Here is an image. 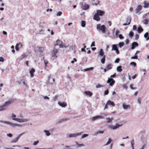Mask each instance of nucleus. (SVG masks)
Here are the masks:
<instances>
[{
	"instance_id": "f257e3e1",
	"label": "nucleus",
	"mask_w": 149,
	"mask_h": 149,
	"mask_svg": "<svg viewBox=\"0 0 149 149\" xmlns=\"http://www.w3.org/2000/svg\"><path fill=\"white\" fill-rule=\"evenodd\" d=\"M14 101V99H12L5 102L0 107V111H3L6 109L8 106L11 104L13 103Z\"/></svg>"
},
{
	"instance_id": "f03ea898",
	"label": "nucleus",
	"mask_w": 149,
	"mask_h": 149,
	"mask_svg": "<svg viewBox=\"0 0 149 149\" xmlns=\"http://www.w3.org/2000/svg\"><path fill=\"white\" fill-rule=\"evenodd\" d=\"M0 122L3 123L13 127H15L16 126L21 127L22 125H19L15 123H14L12 122L7 121L0 120Z\"/></svg>"
},
{
	"instance_id": "7ed1b4c3",
	"label": "nucleus",
	"mask_w": 149,
	"mask_h": 149,
	"mask_svg": "<svg viewBox=\"0 0 149 149\" xmlns=\"http://www.w3.org/2000/svg\"><path fill=\"white\" fill-rule=\"evenodd\" d=\"M59 45V47L61 48H63V47L66 48L67 46L65 45V44L63 43L62 41H61L59 40H58L56 41V43L55 44V46Z\"/></svg>"
},
{
	"instance_id": "20e7f679",
	"label": "nucleus",
	"mask_w": 149,
	"mask_h": 149,
	"mask_svg": "<svg viewBox=\"0 0 149 149\" xmlns=\"http://www.w3.org/2000/svg\"><path fill=\"white\" fill-rule=\"evenodd\" d=\"M97 29L98 30L101 31L104 33H105V30L106 28L104 25H101V24H97Z\"/></svg>"
},
{
	"instance_id": "39448f33",
	"label": "nucleus",
	"mask_w": 149,
	"mask_h": 149,
	"mask_svg": "<svg viewBox=\"0 0 149 149\" xmlns=\"http://www.w3.org/2000/svg\"><path fill=\"white\" fill-rule=\"evenodd\" d=\"M83 132H80L77 133H72L70 134L68 136L70 138L74 137L76 138L77 136H80L83 133Z\"/></svg>"
},
{
	"instance_id": "423d86ee",
	"label": "nucleus",
	"mask_w": 149,
	"mask_h": 149,
	"mask_svg": "<svg viewBox=\"0 0 149 149\" xmlns=\"http://www.w3.org/2000/svg\"><path fill=\"white\" fill-rule=\"evenodd\" d=\"M142 6L141 5H138L136 7L135 9V13L136 14L139 15L141 12L140 11L142 9Z\"/></svg>"
},
{
	"instance_id": "0eeeda50",
	"label": "nucleus",
	"mask_w": 149,
	"mask_h": 149,
	"mask_svg": "<svg viewBox=\"0 0 149 149\" xmlns=\"http://www.w3.org/2000/svg\"><path fill=\"white\" fill-rule=\"evenodd\" d=\"M12 119L13 120H15L17 122L19 123L26 122L28 121V120L26 119L13 118Z\"/></svg>"
},
{
	"instance_id": "6e6552de",
	"label": "nucleus",
	"mask_w": 149,
	"mask_h": 149,
	"mask_svg": "<svg viewBox=\"0 0 149 149\" xmlns=\"http://www.w3.org/2000/svg\"><path fill=\"white\" fill-rule=\"evenodd\" d=\"M122 125H120L118 123H117L115 126H113L112 125H109L108 126V127L111 129L113 130H115L117 128H118L119 127L121 126Z\"/></svg>"
},
{
	"instance_id": "1a4fd4ad",
	"label": "nucleus",
	"mask_w": 149,
	"mask_h": 149,
	"mask_svg": "<svg viewBox=\"0 0 149 149\" xmlns=\"http://www.w3.org/2000/svg\"><path fill=\"white\" fill-rule=\"evenodd\" d=\"M107 83L109 84V85L111 86H112L115 83V81L114 79L112 78H108V80L107 81Z\"/></svg>"
},
{
	"instance_id": "9d476101",
	"label": "nucleus",
	"mask_w": 149,
	"mask_h": 149,
	"mask_svg": "<svg viewBox=\"0 0 149 149\" xmlns=\"http://www.w3.org/2000/svg\"><path fill=\"white\" fill-rule=\"evenodd\" d=\"M80 4L81 5V8L83 10H87L88 9L89 7V6L88 4H86L85 3L84 4L83 3V2H81Z\"/></svg>"
},
{
	"instance_id": "9b49d317",
	"label": "nucleus",
	"mask_w": 149,
	"mask_h": 149,
	"mask_svg": "<svg viewBox=\"0 0 149 149\" xmlns=\"http://www.w3.org/2000/svg\"><path fill=\"white\" fill-rule=\"evenodd\" d=\"M58 52V49H54L52 51V57L54 58H56L57 57V56L56 55V54Z\"/></svg>"
},
{
	"instance_id": "f8f14e48",
	"label": "nucleus",
	"mask_w": 149,
	"mask_h": 149,
	"mask_svg": "<svg viewBox=\"0 0 149 149\" xmlns=\"http://www.w3.org/2000/svg\"><path fill=\"white\" fill-rule=\"evenodd\" d=\"M131 21V17L130 16H128L126 19V22L123 24V26H126L130 24Z\"/></svg>"
},
{
	"instance_id": "ddd939ff",
	"label": "nucleus",
	"mask_w": 149,
	"mask_h": 149,
	"mask_svg": "<svg viewBox=\"0 0 149 149\" xmlns=\"http://www.w3.org/2000/svg\"><path fill=\"white\" fill-rule=\"evenodd\" d=\"M97 13H96L94 15L93 17V19L94 20H96L97 21H98L100 20V18L98 15L97 14Z\"/></svg>"
},
{
	"instance_id": "4468645a",
	"label": "nucleus",
	"mask_w": 149,
	"mask_h": 149,
	"mask_svg": "<svg viewBox=\"0 0 149 149\" xmlns=\"http://www.w3.org/2000/svg\"><path fill=\"white\" fill-rule=\"evenodd\" d=\"M96 13H97V14L99 16H102L104 15L105 12L101 10H97Z\"/></svg>"
},
{
	"instance_id": "2eb2a0df",
	"label": "nucleus",
	"mask_w": 149,
	"mask_h": 149,
	"mask_svg": "<svg viewBox=\"0 0 149 149\" xmlns=\"http://www.w3.org/2000/svg\"><path fill=\"white\" fill-rule=\"evenodd\" d=\"M104 118V117L101 116H97L94 117H92L91 119V120L92 121H94L96 119H103Z\"/></svg>"
},
{
	"instance_id": "dca6fc26",
	"label": "nucleus",
	"mask_w": 149,
	"mask_h": 149,
	"mask_svg": "<svg viewBox=\"0 0 149 149\" xmlns=\"http://www.w3.org/2000/svg\"><path fill=\"white\" fill-rule=\"evenodd\" d=\"M58 103L59 105L63 107H65L67 105V103L65 102H62L59 101Z\"/></svg>"
},
{
	"instance_id": "f3484780",
	"label": "nucleus",
	"mask_w": 149,
	"mask_h": 149,
	"mask_svg": "<svg viewBox=\"0 0 149 149\" xmlns=\"http://www.w3.org/2000/svg\"><path fill=\"white\" fill-rule=\"evenodd\" d=\"M112 64L111 63H109L107 65L105 68L107 69V70H109L112 68Z\"/></svg>"
},
{
	"instance_id": "a211bd4d",
	"label": "nucleus",
	"mask_w": 149,
	"mask_h": 149,
	"mask_svg": "<svg viewBox=\"0 0 149 149\" xmlns=\"http://www.w3.org/2000/svg\"><path fill=\"white\" fill-rule=\"evenodd\" d=\"M122 107L124 109H130V105H126L125 103L123 104Z\"/></svg>"
},
{
	"instance_id": "6ab92c4d",
	"label": "nucleus",
	"mask_w": 149,
	"mask_h": 149,
	"mask_svg": "<svg viewBox=\"0 0 149 149\" xmlns=\"http://www.w3.org/2000/svg\"><path fill=\"white\" fill-rule=\"evenodd\" d=\"M23 134V133L19 135L15 139H14L13 140H12L11 141V143H16L17 142L19 138H20V136Z\"/></svg>"
},
{
	"instance_id": "aec40b11",
	"label": "nucleus",
	"mask_w": 149,
	"mask_h": 149,
	"mask_svg": "<svg viewBox=\"0 0 149 149\" xmlns=\"http://www.w3.org/2000/svg\"><path fill=\"white\" fill-rule=\"evenodd\" d=\"M132 45L131 49H134L138 45V44L137 42H134L132 43Z\"/></svg>"
},
{
	"instance_id": "412c9836",
	"label": "nucleus",
	"mask_w": 149,
	"mask_h": 149,
	"mask_svg": "<svg viewBox=\"0 0 149 149\" xmlns=\"http://www.w3.org/2000/svg\"><path fill=\"white\" fill-rule=\"evenodd\" d=\"M35 70L34 68H32L30 71L29 72L31 74V77H33L34 76L33 73L35 72Z\"/></svg>"
},
{
	"instance_id": "4be33fe9",
	"label": "nucleus",
	"mask_w": 149,
	"mask_h": 149,
	"mask_svg": "<svg viewBox=\"0 0 149 149\" xmlns=\"http://www.w3.org/2000/svg\"><path fill=\"white\" fill-rule=\"evenodd\" d=\"M67 46V47H68V49H67V51H69L71 50L72 49H73V46H72L70 45H66Z\"/></svg>"
},
{
	"instance_id": "5701e85b",
	"label": "nucleus",
	"mask_w": 149,
	"mask_h": 149,
	"mask_svg": "<svg viewBox=\"0 0 149 149\" xmlns=\"http://www.w3.org/2000/svg\"><path fill=\"white\" fill-rule=\"evenodd\" d=\"M137 31L138 33H141V32L143 31V29L141 27V25H139V26L138 27V29H137Z\"/></svg>"
},
{
	"instance_id": "b1692460",
	"label": "nucleus",
	"mask_w": 149,
	"mask_h": 149,
	"mask_svg": "<svg viewBox=\"0 0 149 149\" xmlns=\"http://www.w3.org/2000/svg\"><path fill=\"white\" fill-rule=\"evenodd\" d=\"M107 104L111 105L113 107L115 106V104L114 102L113 101H111L110 100H109L107 102Z\"/></svg>"
},
{
	"instance_id": "393cba45",
	"label": "nucleus",
	"mask_w": 149,
	"mask_h": 149,
	"mask_svg": "<svg viewBox=\"0 0 149 149\" xmlns=\"http://www.w3.org/2000/svg\"><path fill=\"white\" fill-rule=\"evenodd\" d=\"M51 76V75H49L48 77V79L49 83L51 84H53V83L54 82V81H55V79H54L52 78V81L50 79V77Z\"/></svg>"
},
{
	"instance_id": "a878e982",
	"label": "nucleus",
	"mask_w": 149,
	"mask_h": 149,
	"mask_svg": "<svg viewBox=\"0 0 149 149\" xmlns=\"http://www.w3.org/2000/svg\"><path fill=\"white\" fill-rule=\"evenodd\" d=\"M143 3L144 4L143 7L144 8H146L149 7V3H146V1H144Z\"/></svg>"
},
{
	"instance_id": "bb28decb",
	"label": "nucleus",
	"mask_w": 149,
	"mask_h": 149,
	"mask_svg": "<svg viewBox=\"0 0 149 149\" xmlns=\"http://www.w3.org/2000/svg\"><path fill=\"white\" fill-rule=\"evenodd\" d=\"M114 46H116V45H112V50H114V51H115L116 53L117 54H118L119 53V51L118 50V49H114Z\"/></svg>"
},
{
	"instance_id": "cd10ccee",
	"label": "nucleus",
	"mask_w": 149,
	"mask_h": 149,
	"mask_svg": "<svg viewBox=\"0 0 149 149\" xmlns=\"http://www.w3.org/2000/svg\"><path fill=\"white\" fill-rule=\"evenodd\" d=\"M84 93L87 95H89L90 97H91L93 95L92 92L90 91H85Z\"/></svg>"
},
{
	"instance_id": "c85d7f7f",
	"label": "nucleus",
	"mask_w": 149,
	"mask_h": 149,
	"mask_svg": "<svg viewBox=\"0 0 149 149\" xmlns=\"http://www.w3.org/2000/svg\"><path fill=\"white\" fill-rule=\"evenodd\" d=\"M99 55L103 57V56L104 55V53L103 52V49H101L100 51V52L99 53Z\"/></svg>"
},
{
	"instance_id": "c756f323",
	"label": "nucleus",
	"mask_w": 149,
	"mask_h": 149,
	"mask_svg": "<svg viewBox=\"0 0 149 149\" xmlns=\"http://www.w3.org/2000/svg\"><path fill=\"white\" fill-rule=\"evenodd\" d=\"M106 119L107 120V123H110L112 122V120H113V118H106Z\"/></svg>"
},
{
	"instance_id": "7c9ffc66",
	"label": "nucleus",
	"mask_w": 149,
	"mask_h": 149,
	"mask_svg": "<svg viewBox=\"0 0 149 149\" xmlns=\"http://www.w3.org/2000/svg\"><path fill=\"white\" fill-rule=\"evenodd\" d=\"M116 70L118 72H121L122 71V66H118Z\"/></svg>"
},
{
	"instance_id": "2f4dec72",
	"label": "nucleus",
	"mask_w": 149,
	"mask_h": 149,
	"mask_svg": "<svg viewBox=\"0 0 149 149\" xmlns=\"http://www.w3.org/2000/svg\"><path fill=\"white\" fill-rule=\"evenodd\" d=\"M124 43L123 42H120L119 43L118 46L120 48H121L124 45Z\"/></svg>"
},
{
	"instance_id": "473e14b6",
	"label": "nucleus",
	"mask_w": 149,
	"mask_h": 149,
	"mask_svg": "<svg viewBox=\"0 0 149 149\" xmlns=\"http://www.w3.org/2000/svg\"><path fill=\"white\" fill-rule=\"evenodd\" d=\"M27 55L26 54H22L20 56V58L21 59H22L24 58L27 57Z\"/></svg>"
},
{
	"instance_id": "72a5a7b5",
	"label": "nucleus",
	"mask_w": 149,
	"mask_h": 149,
	"mask_svg": "<svg viewBox=\"0 0 149 149\" xmlns=\"http://www.w3.org/2000/svg\"><path fill=\"white\" fill-rule=\"evenodd\" d=\"M44 132L45 133L46 135L47 136H49L50 135V133L48 130H44Z\"/></svg>"
},
{
	"instance_id": "f704fd0d",
	"label": "nucleus",
	"mask_w": 149,
	"mask_h": 149,
	"mask_svg": "<svg viewBox=\"0 0 149 149\" xmlns=\"http://www.w3.org/2000/svg\"><path fill=\"white\" fill-rule=\"evenodd\" d=\"M104 132L103 131H99L96 132L94 134V135H96L98 134H102L104 133Z\"/></svg>"
},
{
	"instance_id": "c9c22d12",
	"label": "nucleus",
	"mask_w": 149,
	"mask_h": 149,
	"mask_svg": "<svg viewBox=\"0 0 149 149\" xmlns=\"http://www.w3.org/2000/svg\"><path fill=\"white\" fill-rule=\"evenodd\" d=\"M102 58L101 59V62L102 64H104L105 63V55H104L103 57H102Z\"/></svg>"
},
{
	"instance_id": "e433bc0d",
	"label": "nucleus",
	"mask_w": 149,
	"mask_h": 149,
	"mask_svg": "<svg viewBox=\"0 0 149 149\" xmlns=\"http://www.w3.org/2000/svg\"><path fill=\"white\" fill-rule=\"evenodd\" d=\"M37 49H38V51L40 53H42L43 51V48L42 47H37Z\"/></svg>"
},
{
	"instance_id": "4c0bfd02",
	"label": "nucleus",
	"mask_w": 149,
	"mask_h": 149,
	"mask_svg": "<svg viewBox=\"0 0 149 149\" xmlns=\"http://www.w3.org/2000/svg\"><path fill=\"white\" fill-rule=\"evenodd\" d=\"M131 145L132 149H134V139H132L131 141Z\"/></svg>"
},
{
	"instance_id": "58836bf2",
	"label": "nucleus",
	"mask_w": 149,
	"mask_h": 149,
	"mask_svg": "<svg viewBox=\"0 0 149 149\" xmlns=\"http://www.w3.org/2000/svg\"><path fill=\"white\" fill-rule=\"evenodd\" d=\"M86 25V22L84 20H82L81 21V26L82 27H85Z\"/></svg>"
},
{
	"instance_id": "ea45409f",
	"label": "nucleus",
	"mask_w": 149,
	"mask_h": 149,
	"mask_svg": "<svg viewBox=\"0 0 149 149\" xmlns=\"http://www.w3.org/2000/svg\"><path fill=\"white\" fill-rule=\"evenodd\" d=\"M76 143L78 147H81L82 146H85V145L83 144H79L77 142H76Z\"/></svg>"
},
{
	"instance_id": "a19ab883",
	"label": "nucleus",
	"mask_w": 149,
	"mask_h": 149,
	"mask_svg": "<svg viewBox=\"0 0 149 149\" xmlns=\"http://www.w3.org/2000/svg\"><path fill=\"white\" fill-rule=\"evenodd\" d=\"M129 36L130 38H132L134 36V33L133 31H130L129 33Z\"/></svg>"
},
{
	"instance_id": "79ce46f5",
	"label": "nucleus",
	"mask_w": 149,
	"mask_h": 149,
	"mask_svg": "<svg viewBox=\"0 0 149 149\" xmlns=\"http://www.w3.org/2000/svg\"><path fill=\"white\" fill-rule=\"evenodd\" d=\"M93 67H91L89 68H87L84 69V71H87L90 70H92L93 69Z\"/></svg>"
},
{
	"instance_id": "37998d69",
	"label": "nucleus",
	"mask_w": 149,
	"mask_h": 149,
	"mask_svg": "<svg viewBox=\"0 0 149 149\" xmlns=\"http://www.w3.org/2000/svg\"><path fill=\"white\" fill-rule=\"evenodd\" d=\"M130 65H132L134 66V67H135L136 66V63L134 62H132L130 63Z\"/></svg>"
},
{
	"instance_id": "c03bdc74",
	"label": "nucleus",
	"mask_w": 149,
	"mask_h": 149,
	"mask_svg": "<svg viewBox=\"0 0 149 149\" xmlns=\"http://www.w3.org/2000/svg\"><path fill=\"white\" fill-rule=\"evenodd\" d=\"M105 86L104 85H102L100 84H98L96 86V87L97 88H98L100 87H104Z\"/></svg>"
},
{
	"instance_id": "a18cd8bd",
	"label": "nucleus",
	"mask_w": 149,
	"mask_h": 149,
	"mask_svg": "<svg viewBox=\"0 0 149 149\" xmlns=\"http://www.w3.org/2000/svg\"><path fill=\"white\" fill-rule=\"evenodd\" d=\"M112 141V140L111 138H109L108 139V142L107 143L104 145L105 146H107V145H109V144Z\"/></svg>"
},
{
	"instance_id": "49530a36",
	"label": "nucleus",
	"mask_w": 149,
	"mask_h": 149,
	"mask_svg": "<svg viewBox=\"0 0 149 149\" xmlns=\"http://www.w3.org/2000/svg\"><path fill=\"white\" fill-rule=\"evenodd\" d=\"M69 120V118H65V119H62V120H61L60 121H59L58 122V123H61V122H62L68 120Z\"/></svg>"
},
{
	"instance_id": "de8ad7c7",
	"label": "nucleus",
	"mask_w": 149,
	"mask_h": 149,
	"mask_svg": "<svg viewBox=\"0 0 149 149\" xmlns=\"http://www.w3.org/2000/svg\"><path fill=\"white\" fill-rule=\"evenodd\" d=\"M88 136V134H84L81 137V139H83V138H85L87 137Z\"/></svg>"
},
{
	"instance_id": "09e8293b",
	"label": "nucleus",
	"mask_w": 149,
	"mask_h": 149,
	"mask_svg": "<svg viewBox=\"0 0 149 149\" xmlns=\"http://www.w3.org/2000/svg\"><path fill=\"white\" fill-rule=\"evenodd\" d=\"M143 23L145 24H147L148 23V20L146 19H145L143 21Z\"/></svg>"
},
{
	"instance_id": "8fccbe9b",
	"label": "nucleus",
	"mask_w": 149,
	"mask_h": 149,
	"mask_svg": "<svg viewBox=\"0 0 149 149\" xmlns=\"http://www.w3.org/2000/svg\"><path fill=\"white\" fill-rule=\"evenodd\" d=\"M149 33L148 32H146L144 35V37L145 38H147L148 37V36Z\"/></svg>"
},
{
	"instance_id": "3c124183",
	"label": "nucleus",
	"mask_w": 149,
	"mask_h": 149,
	"mask_svg": "<svg viewBox=\"0 0 149 149\" xmlns=\"http://www.w3.org/2000/svg\"><path fill=\"white\" fill-rule=\"evenodd\" d=\"M133 85L132 84H131L130 85V87L133 90H135L136 89V88L135 87H133Z\"/></svg>"
},
{
	"instance_id": "603ef678",
	"label": "nucleus",
	"mask_w": 149,
	"mask_h": 149,
	"mask_svg": "<svg viewBox=\"0 0 149 149\" xmlns=\"http://www.w3.org/2000/svg\"><path fill=\"white\" fill-rule=\"evenodd\" d=\"M19 45V44H17L15 47V49L17 51H18L19 50V48L18 47V46Z\"/></svg>"
},
{
	"instance_id": "864d4df0",
	"label": "nucleus",
	"mask_w": 149,
	"mask_h": 149,
	"mask_svg": "<svg viewBox=\"0 0 149 149\" xmlns=\"http://www.w3.org/2000/svg\"><path fill=\"white\" fill-rule=\"evenodd\" d=\"M92 1H94L95 0H92ZM100 3V1L98 0H97L96 2L93 4L95 5L96 6H97L98 4Z\"/></svg>"
},
{
	"instance_id": "5fc2aeb1",
	"label": "nucleus",
	"mask_w": 149,
	"mask_h": 149,
	"mask_svg": "<svg viewBox=\"0 0 149 149\" xmlns=\"http://www.w3.org/2000/svg\"><path fill=\"white\" fill-rule=\"evenodd\" d=\"M121 79L123 81H124L125 80V77L124 74H123L122 75Z\"/></svg>"
},
{
	"instance_id": "6e6d98bb",
	"label": "nucleus",
	"mask_w": 149,
	"mask_h": 149,
	"mask_svg": "<svg viewBox=\"0 0 149 149\" xmlns=\"http://www.w3.org/2000/svg\"><path fill=\"white\" fill-rule=\"evenodd\" d=\"M138 58V56L137 55H135L134 56H132L131 58V59H137Z\"/></svg>"
},
{
	"instance_id": "4d7b16f0",
	"label": "nucleus",
	"mask_w": 149,
	"mask_h": 149,
	"mask_svg": "<svg viewBox=\"0 0 149 149\" xmlns=\"http://www.w3.org/2000/svg\"><path fill=\"white\" fill-rule=\"evenodd\" d=\"M118 37L120 39H123L124 38V37L121 34H120L118 35Z\"/></svg>"
},
{
	"instance_id": "13d9d810",
	"label": "nucleus",
	"mask_w": 149,
	"mask_h": 149,
	"mask_svg": "<svg viewBox=\"0 0 149 149\" xmlns=\"http://www.w3.org/2000/svg\"><path fill=\"white\" fill-rule=\"evenodd\" d=\"M62 13L61 12H58L56 14L57 16H60L62 14Z\"/></svg>"
},
{
	"instance_id": "bf43d9fd",
	"label": "nucleus",
	"mask_w": 149,
	"mask_h": 149,
	"mask_svg": "<svg viewBox=\"0 0 149 149\" xmlns=\"http://www.w3.org/2000/svg\"><path fill=\"white\" fill-rule=\"evenodd\" d=\"M120 59L119 58H117L115 61V63H118L119 62Z\"/></svg>"
},
{
	"instance_id": "052dcab7",
	"label": "nucleus",
	"mask_w": 149,
	"mask_h": 149,
	"mask_svg": "<svg viewBox=\"0 0 149 149\" xmlns=\"http://www.w3.org/2000/svg\"><path fill=\"white\" fill-rule=\"evenodd\" d=\"M137 102L139 104H141V98L140 97L138 98L137 99Z\"/></svg>"
},
{
	"instance_id": "680f3d73",
	"label": "nucleus",
	"mask_w": 149,
	"mask_h": 149,
	"mask_svg": "<svg viewBox=\"0 0 149 149\" xmlns=\"http://www.w3.org/2000/svg\"><path fill=\"white\" fill-rule=\"evenodd\" d=\"M139 37V36L138 34H136L135 36V39L137 40H138Z\"/></svg>"
},
{
	"instance_id": "e2e57ef3",
	"label": "nucleus",
	"mask_w": 149,
	"mask_h": 149,
	"mask_svg": "<svg viewBox=\"0 0 149 149\" xmlns=\"http://www.w3.org/2000/svg\"><path fill=\"white\" fill-rule=\"evenodd\" d=\"M109 93V91L108 90H105L104 92V95H107Z\"/></svg>"
},
{
	"instance_id": "0e129e2a",
	"label": "nucleus",
	"mask_w": 149,
	"mask_h": 149,
	"mask_svg": "<svg viewBox=\"0 0 149 149\" xmlns=\"http://www.w3.org/2000/svg\"><path fill=\"white\" fill-rule=\"evenodd\" d=\"M43 97V99L45 100H49V98L47 96H42Z\"/></svg>"
},
{
	"instance_id": "69168bd1",
	"label": "nucleus",
	"mask_w": 149,
	"mask_h": 149,
	"mask_svg": "<svg viewBox=\"0 0 149 149\" xmlns=\"http://www.w3.org/2000/svg\"><path fill=\"white\" fill-rule=\"evenodd\" d=\"M39 141H34L33 143V145H37L38 143H39Z\"/></svg>"
},
{
	"instance_id": "338daca9",
	"label": "nucleus",
	"mask_w": 149,
	"mask_h": 149,
	"mask_svg": "<svg viewBox=\"0 0 149 149\" xmlns=\"http://www.w3.org/2000/svg\"><path fill=\"white\" fill-rule=\"evenodd\" d=\"M44 62L45 63V68H46L47 66V64H48V62L47 61H46L45 60H44Z\"/></svg>"
},
{
	"instance_id": "774afa93",
	"label": "nucleus",
	"mask_w": 149,
	"mask_h": 149,
	"mask_svg": "<svg viewBox=\"0 0 149 149\" xmlns=\"http://www.w3.org/2000/svg\"><path fill=\"white\" fill-rule=\"evenodd\" d=\"M133 30H136L137 29V27L135 25L133 26Z\"/></svg>"
}]
</instances>
